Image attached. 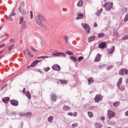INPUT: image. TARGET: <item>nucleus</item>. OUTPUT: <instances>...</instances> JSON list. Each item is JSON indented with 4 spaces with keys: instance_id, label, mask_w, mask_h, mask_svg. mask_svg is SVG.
<instances>
[{
    "instance_id": "f257e3e1",
    "label": "nucleus",
    "mask_w": 128,
    "mask_h": 128,
    "mask_svg": "<svg viewBox=\"0 0 128 128\" xmlns=\"http://www.w3.org/2000/svg\"><path fill=\"white\" fill-rule=\"evenodd\" d=\"M45 18L42 15H38L35 17V21L37 24L40 27L44 28H46L45 25L42 22L45 20Z\"/></svg>"
},
{
    "instance_id": "f03ea898",
    "label": "nucleus",
    "mask_w": 128,
    "mask_h": 128,
    "mask_svg": "<svg viewBox=\"0 0 128 128\" xmlns=\"http://www.w3.org/2000/svg\"><path fill=\"white\" fill-rule=\"evenodd\" d=\"M113 4L110 2H107L103 6L105 8L106 10H110L112 8Z\"/></svg>"
},
{
    "instance_id": "7ed1b4c3",
    "label": "nucleus",
    "mask_w": 128,
    "mask_h": 128,
    "mask_svg": "<svg viewBox=\"0 0 128 128\" xmlns=\"http://www.w3.org/2000/svg\"><path fill=\"white\" fill-rule=\"evenodd\" d=\"M82 27L84 28L86 32L88 34L90 33V26L87 24H82Z\"/></svg>"
},
{
    "instance_id": "20e7f679",
    "label": "nucleus",
    "mask_w": 128,
    "mask_h": 128,
    "mask_svg": "<svg viewBox=\"0 0 128 128\" xmlns=\"http://www.w3.org/2000/svg\"><path fill=\"white\" fill-rule=\"evenodd\" d=\"M108 112L107 114L109 120L115 116V113L110 110H108Z\"/></svg>"
},
{
    "instance_id": "39448f33",
    "label": "nucleus",
    "mask_w": 128,
    "mask_h": 128,
    "mask_svg": "<svg viewBox=\"0 0 128 128\" xmlns=\"http://www.w3.org/2000/svg\"><path fill=\"white\" fill-rule=\"evenodd\" d=\"M102 100V97L100 94H97L94 100L95 102H98Z\"/></svg>"
},
{
    "instance_id": "423d86ee",
    "label": "nucleus",
    "mask_w": 128,
    "mask_h": 128,
    "mask_svg": "<svg viewBox=\"0 0 128 128\" xmlns=\"http://www.w3.org/2000/svg\"><path fill=\"white\" fill-rule=\"evenodd\" d=\"M18 10L19 12L22 15H24L26 14V11L24 8L20 6Z\"/></svg>"
},
{
    "instance_id": "0eeeda50",
    "label": "nucleus",
    "mask_w": 128,
    "mask_h": 128,
    "mask_svg": "<svg viewBox=\"0 0 128 128\" xmlns=\"http://www.w3.org/2000/svg\"><path fill=\"white\" fill-rule=\"evenodd\" d=\"M52 68L54 70L59 71L60 70V66L57 64H54L52 67Z\"/></svg>"
},
{
    "instance_id": "6e6552de",
    "label": "nucleus",
    "mask_w": 128,
    "mask_h": 128,
    "mask_svg": "<svg viewBox=\"0 0 128 128\" xmlns=\"http://www.w3.org/2000/svg\"><path fill=\"white\" fill-rule=\"evenodd\" d=\"M10 102L11 104L13 106H17L18 105V102L17 100H11Z\"/></svg>"
},
{
    "instance_id": "1a4fd4ad",
    "label": "nucleus",
    "mask_w": 128,
    "mask_h": 128,
    "mask_svg": "<svg viewBox=\"0 0 128 128\" xmlns=\"http://www.w3.org/2000/svg\"><path fill=\"white\" fill-rule=\"evenodd\" d=\"M52 55L53 56H65L66 54L64 53L60 52H56L55 54H52Z\"/></svg>"
},
{
    "instance_id": "9d476101",
    "label": "nucleus",
    "mask_w": 128,
    "mask_h": 128,
    "mask_svg": "<svg viewBox=\"0 0 128 128\" xmlns=\"http://www.w3.org/2000/svg\"><path fill=\"white\" fill-rule=\"evenodd\" d=\"M41 61V60H36L34 61L30 65V66L28 67V68H30V67H34L36 65V64L39 62H40Z\"/></svg>"
},
{
    "instance_id": "9b49d317",
    "label": "nucleus",
    "mask_w": 128,
    "mask_h": 128,
    "mask_svg": "<svg viewBox=\"0 0 128 128\" xmlns=\"http://www.w3.org/2000/svg\"><path fill=\"white\" fill-rule=\"evenodd\" d=\"M125 69L124 68H122L120 69L118 72V74L122 76H124L125 74Z\"/></svg>"
},
{
    "instance_id": "f8f14e48",
    "label": "nucleus",
    "mask_w": 128,
    "mask_h": 128,
    "mask_svg": "<svg viewBox=\"0 0 128 128\" xmlns=\"http://www.w3.org/2000/svg\"><path fill=\"white\" fill-rule=\"evenodd\" d=\"M99 47L100 48H104L106 47V45L104 42H102L100 43L99 45Z\"/></svg>"
},
{
    "instance_id": "ddd939ff",
    "label": "nucleus",
    "mask_w": 128,
    "mask_h": 128,
    "mask_svg": "<svg viewBox=\"0 0 128 128\" xmlns=\"http://www.w3.org/2000/svg\"><path fill=\"white\" fill-rule=\"evenodd\" d=\"M77 15L78 16L76 18L77 20L82 19L84 18V15L82 14H80V13L78 12L77 13Z\"/></svg>"
},
{
    "instance_id": "4468645a",
    "label": "nucleus",
    "mask_w": 128,
    "mask_h": 128,
    "mask_svg": "<svg viewBox=\"0 0 128 128\" xmlns=\"http://www.w3.org/2000/svg\"><path fill=\"white\" fill-rule=\"evenodd\" d=\"M100 54H98L96 56L94 61L98 62L100 61Z\"/></svg>"
},
{
    "instance_id": "2eb2a0df",
    "label": "nucleus",
    "mask_w": 128,
    "mask_h": 128,
    "mask_svg": "<svg viewBox=\"0 0 128 128\" xmlns=\"http://www.w3.org/2000/svg\"><path fill=\"white\" fill-rule=\"evenodd\" d=\"M52 100L55 102L56 100V96L54 94H52L51 96Z\"/></svg>"
},
{
    "instance_id": "dca6fc26",
    "label": "nucleus",
    "mask_w": 128,
    "mask_h": 128,
    "mask_svg": "<svg viewBox=\"0 0 128 128\" xmlns=\"http://www.w3.org/2000/svg\"><path fill=\"white\" fill-rule=\"evenodd\" d=\"M26 50L30 58H32L33 56V55L31 53L30 51L28 48H26Z\"/></svg>"
},
{
    "instance_id": "f3484780",
    "label": "nucleus",
    "mask_w": 128,
    "mask_h": 128,
    "mask_svg": "<svg viewBox=\"0 0 128 128\" xmlns=\"http://www.w3.org/2000/svg\"><path fill=\"white\" fill-rule=\"evenodd\" d=\"M95 38V36H90L88 38V41L89 42H91L94 40Z\"/></svg>"
},
{
    "instance_id": "a211bd4d",
    "label": "nucleus",
    "mask_w": 128,
    "mask_h": 128,
    "mask_svg": "<svg viewBox=\"0 0 128 128\" xmlns=\"http://www.w3.org/2000/svg\"><path fill=\"white\" fill-rule=\"evenodd\" d=\"M9 100L10 98L9 97H6L3 98L2 101L4 103H6Z\"/></svg>"
},
{
    "instance_id": "6ab92c4d",
    "label": "nucleus",
    "mask_w": 128,
    "mask_h": 128,
    "mask_svg": "<svg viewBox=\"0 0 128 128\" xmlns=\"http://www.w3.org/2000/svg\"><path fill=\"white\" fill-rule=\"evenodd\" d=\"M63 37L66 43L67 44H68V39L69 37L67 35H66L65 36H63Z\"/></svg>"
},
{
    "instance_id": "aec40b11",
    "label": "nucleus",
    "mask_w": 128,
    "mask_h": 128,
    "mask_svg": "<svg viewBox=\"0 0 128 128\" xmlns=\"http://www.w3.org/2000/svg\"><path fill=\"white\" fill-rule=\"evenodd\" d=\"M70 106H67L66 105H64L63 108V110L66 111L70 110Z\"/></svg>"
},
{
    "instance_id": "412c9836",
    "label": "nucleus",
    "mask_w": 128,
    "mask_h": 128,
    "mask_svg": "<svg viewBox=\"0 0 128 128\" xmlns=\"http://www.w3.org/2000/svg\"><path fill=\"white\" fill-rule=\"evenodd\" d=\"M67 114L71 116H77V113L76 112H74V113L69 112Z\"/></svg>"
},
{
    "instance_id": "4be33fe9",
    "label": "nucleus",
    "mask_w": 128,
    "mask_h": 128,
    "mask_svg": "<svg viewBox=\"0 0 128 128\" xmlns=\"http://www.w3.org/2000/svg\"><path fill=\"white\" fill-rule=\"evenodd\" d=\"M96 128H101L103 126L102 125L98 123H96L94 124Z\"/></svg>"
},
{
    "instance_id": "5701e85b",
    "label": "nucleus",
    "mask_w": 128,
    "mask_h": 128,
    "mask_svg": "<svg viewBox=\"0 0 128 128\" xmlns=\"http://www.w3.org/2000/svg\"><path fill=\"white\" fill-rule=\"evenodd\" d=\"M25 94L26 96L28 98L29 100L31 99V96L30 95V94L28 91H27Z\"/></svg>"
},
{
    "instance_id": "b1692460",
    "label": "nucleus",
    "mask_w": 128,
    "mask_h": 128,
    "mask_svg": "<svg viewBox=\"0 0 128 128\" xmlns=\"http://www.w3.org/2000/svg\"><path fill=\"white\" fill-rule=\"evenodd\" d=\"M115 49V46H113L110 49V50L109 51V53L110 54L113 53V52L114 51Z\"/></svg>"
},
{
    "instance_id": "393cba45",
    "label": "nucleus",
    "mask_w": 128,
    "mask_h": 128,
    "mask_svg": "<svg viewBox=\"0 0 128 128\" xmlns=\"http://www.w3.org/2000/svg\"><path fill=\"white\" fill-rule=\"evenodd\" d=\"M58 80L60 82V83L62 84H66L67 83V81L64 80Z\"/></svg>"
},
{
    "instance_id": "a878e982",
    "label": "nucleus",
    "mask_w": 128,
    "mask_h": 128,
    "mask_svg": "<svg viewBox=\"0 0 128 128\" xmlns=\"http://www.w3.org/2000/svg\"><path fill=\"white\" fill-rule=\"evenodd\" d=\"M22 23V29H25L27 27V25H26V22H23Z\"/></svg>"
},
{
    "instance_id": "bb28decb",
    "label": "nucleus",
    "mask_w": 128,
    "mask_h": 128,
    "mask_svg": "<svg viewBox=\"0 0 128 128\" xmlns=\"http://www.w3.org/2000/svg\"><path fill=\"white\" fill-rule=\"evenodd\" d=\"M70 58L74 62L76 61L77 60V58H76L75 56H70Z\"/></svg>"
},
{
    "instance_id": "cd10ccee",
    "label": "nucleus",
    "mask_w": 128,
    "mask_h": 128,
    "mask_svg": "<svg viewBox=\"0 0 128 128\" xmlns=\"http://www.w3.org/2000/svg\"><path fill=\"white\" fill-rule=\"evenodd\" d=\"M88 82L89 84H90L91 83H93L94 82L93 78H89L88 80Z\"/></svg>"
},
{
    "instance_id": "c85d7f7f",
    "label": "nucleus",
    "mask_w": 128,
    "mask_h": 128,
    "mask_svg": "<svg viewBox=\"0 0 128 128\" xmlns=\"http://www.w3.org/2000/svg\"><path fill=\"white\" fill-rule=\"evenodd\" d=\"M102 11V9L101 8L100 10L97 11L96 13L97 15L99 16H100V13Z\"/></svg>"
},
{
    "instance_id": "c756f323",
    "label": "nucleus",
    "mask_w": 128,
    "mask_h": 128,
    "mask_svg": "<svg viewBox=\"0 0 128 128\" xmlns=\"http://www.w3.org/2000/svg\"><path fill=\"white\" fill-rule=\"evenodd\" d=\"M14 44H13L11 46H9L8 48L9 52H10L11 50L12 49V48L14 47Z\"/></svg>"
},
{
    "instance_id": "7c9ffc66",
    "label": "nucleus",
    "mask_w": 128,
    "mask_h": 128,
    "mask_svg": "<svg viewBox=\"0 0 128 128\" xmlns=\"http://www.w3.org/2000/svg\"><path fill=\"white\" fill-rule=\"evenodd\" d=\"M120 104L119 102H116L113 104V105L115 107H117L119 106Z\"/></svg>"
},
{
    "instance_id": "2f4dec72",
    "label": "nucleus",
    "mask_w": 128,
    "mask_h": 128,
    "mask_svg": "<svg viewBox=\"0 0 128 128\" xmlns=\"http://www.w3.org/2000/svg\"><path fill=\"white\" fill-rule=\"evenodd\" d=\"M83 4V2L81 0H80L78 2L77 6H82Z\"/></svg>"
},
{
    "instance_id": "473e14b6",
    "label": "nucleus",
    "mask_w": 128,
    "mask_h": 128,
    "mask_svg": "<svg viewBox=\"0 0 128 128\" xmlns=\"http://www.w3.org/2000/svg\"><path fill=\"white\" fill-rule=\"evenodd\" d=\"M20 22L19 23L20 24H21L23 22H26L24 20V18L22 16H21L20 18Z\"/></svg>"
},
{
    "instance_id": "72a5a7b5",
    "label": "nucleus",
    "mask_w": 128,
    "mask_h": 128,
    "mask_svg": "<svg viewBox=\"0 0 128 128\" xmlns=\"http://www.w3.org/2000/svg\"><path fill=\"white\" fill-rule=\"evenodd\" d=\"M128 20V13L125 16L124 18V22H126Z\"/></svg>"
},
{
    "instance_id": "f704fd0d",
    "label": "nucleus",
    "mask_w": 128,
    "mask_h": 128,
    "mask_svg": "<svg viewBox=\"0 0 128 128\" xmlns=\"http://www.w3.org/2000/svg\"><path fill=\"white\" fill-rule=\"evenodd\" d=\"M104 34L103 33H99L98 34V37L99 38H101L104 36Z\"/></svg>"
},
{
    "instance_id": "c9c22d12",
    "label": "nucleus",
    "mask_w": 128,
    "mask_h": 128,
    "mask_svg": "<svg viewBox=\"0 0 128 128\" xmlns=\"http://www.w3.org/2000/svg\"><path fill=\"white\" fill-rule=\"evenodd\" d=\"M125 89V86H122L120 87H119V89L122 91L124 90Z\"/></svg>"
},
{
    "instance_id": "e433bc0d",
    "label": "nucleus",
    "mask_w": 128,
    "mask_h": 128,
    "mask_svg": "<svg viewBox=\"0 0 128 128\" xmlns=\"http://www.w3.org/2000/svg\"><path fill=\"white\" fill-rule=\"evenodd\" d=\"M88 114L90 118H92L93 116V113L91 112H88Z\"/></svg>"
},
{
    "instance_id": "4c0bfd02",
    "label": "nucleus",
    "mask_w": 128,
    "mask_h": 128,
    "mask_svg": "<svg viewBox=\"0 0 128 128\" xmlns=\"http://www.w3.org/2000/svg\"><path fill=\"white\" fill-rule=\"evenodd\" d=\"M78 124L76 123H75L73 124L72 125V128H75L78 126Z\"/></svg>"
},
{
    "instance_id": "58836bf2",
    "label": "nucleus",
    "mask_w": 128,
    "mask_h": 128,
    "mask_svg": "<svg viewBox=\"0 0 128 128\" xmlns=\"http://www.w3.org/2000/svg\"><path fill=\"white\" fill-rule=\"evenodd\" d=\"M108 122L109 124L112 125H114L115 124V122H114V121H111L110 120H108Z\"/></svg>"
},
{
    "instance_id": "ea45409f",
    "label": "nucleus",
    "mask_w": 128,
    "mask_h": 128,
    "mask_svg": "<svg viewBox=\"0 0 128 128\" xmlns=\"http://www.w3.org/2000/svg\"><path fill=\"white\" fill-rule=\"evenodd\" d=\"M30 48L33 51L35 52H37L38 51V50L36 49L35 48H34L33 46H31Z\"/></svg>"
},
{
    "instance_id": "a19ab883",
    "label": "nucleus",
    "mask_w": 128,
    "mask_h": 128,
    "mask_svg": "<svg viewBox=\"0 0 128 128\" xmlns=\"http://www.w3.org/2000/svg\"><path fill=\"white\" fill-rule=\"evenodd\" d=\"M48 56H41L40 57H38V59H39L40 58H48Z\"/></svg>"
},
{
    "instance_id": "79ce46f5",
    "label": "nucleus",
    "mask_w": 128,
    "mask_h": 128,
    "mask_svg": "<svg viewBox=\"0 0 128 128\" xmlns=\"http://www.w3.org/2000/svg\"><path fill=\"white\" fill-rule=\"evenodd\" d=\"M53 119V117L52 116H50L48 118V120L50 122H51L52 120Z\"/></svg>"
},
{
    "instance_id": "37998d69",
    "label": "nucleus",
    "mask_w": 128,
    "mask_h": 128,
    "mask_svg": "<svg viewBox=\"0 0 128 128\" xmlns=\"http://www.w3.org/2000/svg\"><path fill=\"white\" fill-rule=\"evenodd\" d=\"M122 40H125L126 39H128V35H126L123 37L122 38Z\"/></svg>"
},
{
    "instance_id": "c03bdc74",
    "label": "nucleus",
    "mask_w": 128,
    "mask_h": 128,
    "mask_svg": "<svg viewBox=\"0 0 128 128\" xmlns=\"http://www.w3.org/2000/svg\"><path fill=\"white\" fill-rule=\"evenodd\" d=\"M84 58L83 56H80L79 57L78 59V62H80L81 60H82Z\"/></svg>"
},
{
    "instance_id": "a18cd8bd",
    "label": "nucleus",
    "mask_w": 128,
    "mask_h": 128,
    "mask_svg": "<svg viewBox=\"0 0 128 128\" xmlns=\"http://www.w3.org/2000/svg\"><path fill=\"white\" fill-rule=\"evenodd\" d=\"M30 18L31 19H32L33 17V12L32 11L30 12Z\"/></svg>"
},
{
    "instance_id": "49530a36",
    "label": "nucleus",
    "mask_w": 128,
    "mask_h": 128,
    "mask_svg": "<svg viewBox=\"0 0 128 128\" xmlns=\"http://www.w3.org/2000/svg\"><path fill=\"white\" fill-rule=\"evenodd\" d=\"M66 53L70 55H73V53L70 51H68V52H66Z\"/></svg>"
},
{
    "instance_id": "de8ad7c7",
    "label": "nucleus",
    "mask_w": 128,
    "mask_h": 128,
    "mask_svg": "<svg viewBox=\"0 0 128 128\" xmlns=\"http://www.w3.org/2000/svg\"><path fill=\"white\" fill-rule=\"evenodd\" d=\"M26 114V116L27 117H29L32 114L30 113H28L26 114Z\"/></svg>"
},
{
    "instance_id": "09e8293b",
    "label": "nucleus",
    "mask_w": 128,
    "mask_h": 128,
    "mask_svg": "<svg viewBox=\"0 0 128 128\" xmlns=\"http://www.w3.org/2000/svg\"><path fill=\"white\" fill-rule=\"evenodd\" d=\"M113 67L112 65L109 66H108L107 68V69L108 70H109Z\"/></svg>"
},
{
    "instance_id": "8fccbe9b",
    "label": "nucleus",
    "mask_w": 128,
    "mask_h": 128,
    "mask_svg": "<svg viewBox=\"0 0 128 128\" xmlns=\"http://www.w3.org/2000/svg\"><path fill=\"white\" fill-rule=\"evenodd\" d=\"M13 15H10L9 18L8 20H9L12 21L13 20V19L12 17V16H13Z\"/></svg>"
},
{
    "instance_id": "3c124183",
    "label": "nucleus",
    "mask_w": 128,
    "mask_h": 128,
    "mask_svg": "<svg viewBox=\"0 0 128 128\" xmlns=\"http://www.w3.org/2000/svg\"><path fill=\"white\" fill-rule=\"evenodd\" d=\"M5 44H2L0 45V48H2L5 46Z\"/></svg>"
},
{
    "instance_id": "603ef678",
    "label": "nucleus",
    "mask_w": 128,
    "mask_h": 128,
    "mask_svg": "<svg viewBox=\"0 0 128 128\" xmlns=\"http://www.w3.org/2000/svg\"><path fill=\"white\" fill-rule=\"evenodd\" d=\"M122 83H120V82H118L117 84H116V85L118 87H119L120 86V85Z\"/></svg>"
},
{
    "instance_id": "864d4df0",
    "label": "nucleus",
    "mask_w": 128,
    "mask_h": 128,
    "mask_svg": "<svg viewBox=\"0 0 128 128\" xmlns=\"http://www.w3.org/2000/svg\"><path fill=\"white\" fill-rule=\"evenodd\" d=\"M50 68L49 67H47L46 68L44 69V70L46 72H47L50 70Z\"/></svg>"
},
{
    "instance_id": "5fc2aeb1",
    "label": "nucleus",
    "mask_w": 128,
    "mask_h": 128,
    "mask_svg": "<svg viewBox=\"0 0 128 128\" xmlns=\"http://www.w3.org/2000/svg\"><path fill=\"white\" fill-rule=\"evenodd\" d=\"M122 77H120L119 79L118 82H120V83H122Z\"/></svg>"
},
{
    "instance_id": "6e6d98bb",
    "label": "nucleus",
    "mask_w": 128,
    "mask_h": 128,
    "mask_svg": "<svg viewBox=\"0 0 128 128\" xmlns=\"http://www.w3.org/2000/svg\"><path fill=\"white\" fill-rule=\"evenodd\" d=\"M125 74L127 75L128 74V70L125 69Z\"/></svg>"
},
{
    "instance_id": "4d7b16f0",
    "label": "nucleus",
    "mask_w": 128,
    "mask_h": 128,
    "mask_svg": "<svg viewBox=\"0 0 128 128\" xmlns=\"http://www.w3.org/2000/svg\"><path fill=\"white\" fill-rule=\"evenodd\" d=\"M21 6L22 7H23L24 6V2H21Z\"/></svg>"
},
{
    "instance_id": "13d9d810",
    "label": "nucleus",
    "mask_w": 128,
    "mask_h": 128,
    "mask_svg": "<svg viewBox=\"0 0 128 128\" xmlns=\"http://www.w3.org/2000/svg\"><path fill=\"white\" fill-rule=\"evenodd\" d=\"M11 41H12L13 43H14L15 42V41L14 39L13 40L12 38H11L10 42Z\"/></svg>"
},
{
    "instance_id": "bf43d9fd",
    "label": "nucleus",
    "mask_w": 128,
    "mask_h": 128,
    "mask_svg": "<svg viewBox=\"0 0 128 128\" xmlns=\"http://www.w3.org/2000/svg\"><path fill=\"white\" fill-rule=\"evenodd\" d=\"M7 85V84H6L4 86L2 87L1 89V90H2L4 88L6 87V86Z\"/></svg>"
},
{
    "instance_id": "052dcab7",
    "label": "nucleus",
    "mask_w": 128,
    "mask_h": 128,
    "mask_svg": "<svg viewBox=\"0 0 128 128\" xmlns=\"http://www.w3.org/2000/svg\"><path fill=\"white\" fill-rule=\"evenodd\" d=\"M25 91H26V89L25 88H24L22 91V92H23L25 94Z\"/></svg>"
},
{
    "instance_id": "680f3d73",
    "label": "nucleus",
    "mask_w": 128,
    "mask_h": 128,
    "mask_svg": "<svg viewBox=\"0 0 128 128\" xmlns=\"http://www.w3.org/2000/svg\"><path fill=\"white\" fill-rule=\"evenodd\" d=\"M20 116H26V114H20Z\"/></svg>"
},
{
    "instance_id": "e2e57ef3",
    "label": "nucleus",
    "mask_w": 128,
    "mask_h": 128,
    "mask_svg": "<svg viewBox=\"0 0 128 128\" xmlns=\"http://www.w3.org/2000/svg\"><path fill=\"white\" fill-rule=\"evenodd\" d=\"M105 118L104 116L100 118V119L102 120H104Z\"/></svg>"
},
{
    "instance_id": "0e129e2a",
    "label": "nucleus",
    "mask_w": 128,
    "mask_h": 128,
    "mask_svg": "<svg viewBox=\"0 0 128 128\" xmlns=\"http://www.w3.org/2000/svg\"><path fill=\"white\" fill-rule=\"evenodd\" d=\"M94 27H96L97 26V24L96 22H95L94 24Z\"/></svg>"
},
{
    "instance_id": "69168bd1",
    "label": "nucleus",
    "mask_w": 128,
    "mask_h": 128,
    "mask_svg": "<svg viewBox=\"0 0 128 128\" xmlns=\"http://www.w3.org/2000/svg\"><path fill=\"white\" fill-rule=\"evenodd\" d=\"M125 115L126 116H128V111L126 112L125 113Z\"/></svg>"
},
{
    "instance_id": "338daca9",
    "label": "nucleus",
    "mask_w": 128,
    "mask_h": 128,
    "mask_svg": "<svg viewBox=\"0 0 128 128\" xmlns=\"http://www.w3.org/2000/svg\"><path fill=\"white\" fill-rule=\"evenodd\" d=\"M3 51L2 50L0 52V54L3 52Z\"/></svg>"
},
{
    "instance_id": "774afa93",
    "label": "nucleus",
    "mask_w": 128,
    "mask_h": 128,
    "mask_svg": "<svg viewBox=\"0 0 128 128\" xmlns=\"http://www.w3.org/2000/svg\"><path fill=\"white\" fill-rule=\"evenodd\" d=\"M126 82L127 83H128V79L127 80Z\"/></svg>"
}]
</instances>
